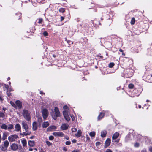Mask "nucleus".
I'll use <instances>...</instances> for the list:
<instances>
[{"label":"nucleus","instance_id":"55","mask_svg":"<svg viewBox=\"0 0 152 152\" xmlns=\"http://www.w3.org/2000/svg\"><path fill=\"white\" fill-rule=\"evenodd\" d=\"M119 51L121 52H123V50L121 49H120L119 50Z\"/></svg>","mask_w":152,"mask_h":152},{"label":"nucleus","instance_id":"7","mask_svg":"<svg viewBox=\"0 0 152 152\" xmlns=\"http://www.w3.org/2000/svg\"><path fill=\"white\" fill-rule=\"evenodd\" d=\"M10 148L12 150L16 151L18 148V144L14 143L10 145Z\"/></svg>","mask_w":152,"mask_h":152},{"label":"nucleus","instance_id":"23","mask_svg":"<svg viewBox=\"0 0 152 152\" xmlns=\"http://www.w3.org/2000/svg\"><path fill=\"white\" fill-rule=\"evenodd\" d=\"M1 128L2 129L6 130L7 129V126L6 124H4L1 126Z\"/></svg>","mask_w":152,"mask_h":152},{"label":"nucleus","instance_id":"5","mask_svg":"<svg viewBox=\"0 0 152 152\" xmlns=\"http://www.w3.org/2000/svg\"><path fill=\"white\" fill-rule=\"evenodd\" d=\"M41 112L44 120H45L49 115V112L47 109L43 108H42Z\"/></svg>","mask_w":152,"mask_h":152},{"label":"nucleus","instance_id":"63","mask_svg":"<svg viewBox=\"0 0 152 152\" xmlns=\"http://www.w3.org/2000/svg\"><path fill=\"white\" fill-rule=\"evenodd\" d=\"M106 55L107 56H108V53H106Z\"/></svg>","mask_w":152,"mask_h":152},{"label":"nucleus","instance_id":"64","mask_svg":"<svg viewBox=\"0 0 152 152\" xmlns=\"http://www.w3.org/2000/svg\"><path fill=\"white\" fill-rule=\"evenodd\" d=\"M149 101L148 100H146V102H148Z\"/></svg>","mask_w":152,"mask_h":152},{"label":"nucleus","instance_id":"50","mask_svg":"<svg viewBox=\"0 0 152 152\" xmlns=\"http://www.w3.org/2000/svg\"><path fill=\"white\" fill-rule=\"evenodd\" d=\"M7 95L8 96H11V94L10 93H7Z\"/></svg>","mask_w":152,"mask_h":152},{"label":"nucleus","instance_id":"57","mask_svg":"<svg viewBox=\"0 0 152 152\" xmlns=\"http://www.w3.org/2000/svg\"><path fill=\"white\" fill-rule=\"evenodd\" d=\"M138 107L140 109L141 108V106L140 105H138Z\"/></svg>","mask_w":152,"mask_h":152},{"label":"nucleus","instance_id":"34","mask_svg":"<svg viewBox=\"0 0 152 152\" xmlns=\"http://www.w3.org/2000/svg\"><path fill=\"white\" fill-rule=\"evenodd\" d=\"M59 11L63 13L65 11V10L63 8H61L59 9Z\"/></svg>","mask_w":152,"mask_h":152},{"label":"nucleus","instance_id":"29","mask_svg":"<svg viewBox=\"0 0 152 152\" xmlns=\"http://www.w3.org/2000/svg\"><path fill=\"white\" fill-rule=\"evenodd\" d=\"M7 137V135L6 133H3V136L2 137V139L3 140H5Z\"/></svg>","mask_w":152,"mask_h":152},{"label":"nucleus","instance_id":"51","mask_svg":"<svg viewBox=\"0 0 152 152\" xmlns=\"http://www.w3.org/2000/svg\"><path fill=\"white\" fill-rule=\"evenodd\" d=\"M86 138H87V139L88 140L90 138H89V137L88 136V135H86Z\"/></svg>","mask_w":152,"mask_h":152},{"label":"nucleus","instance_id":"54","mask_svg":"<svg viewBox=\"0 0 152 152\" xmlns=\"http://www.w3.org/2000/svg\"><path fill=\"white\" fill-rule=\"evenodd\" d=\"M3 109L4 111H5L6 110V108H5L3 107Z\"/></svg>","mask_w":152,"mask_h":152},{"label":"nucleus","instance_id":"3","mask_svg":"<svg viewBox=\"0 0 152 152\" xmlns=\"http://www.w3.org/2000/svg\"><path fill=\"white\" fill-rule=\"evenodd\" d=\"M54 112H51L50 113L51 115L54 120H56L58 117L60 116V113L59 109L57 107H55L54 109Z\"/></svg>","mask_w":152,"mask_h":152},{"label":"nucleus","instance_id":"18","mask_svg":"<svg viewBox=\"0 0 152 152\" xmlns=\"http://www.w3.org/2000/svg\"><path fill=\"white\" fill-rule=\"evenodd\" d=\"M21 143L23 147H25L27 145V141L25 139H23L21 141Z\"/></svg>","mask_w":152,"mask_h":152},{"label":"nucleus","instance_id":"41","mask_svg":"<svg viewBox=\"0 0 152 152\" xmlns=\"http://www.w3.org/2000/svg\"><path fill=\"white\" fill-rule=\"evenodd\" d=\"M105 152H112V151L109 149H107L106 150Z\"/></svg>","mask_w":152,"mask_h":152},{"label":"nucleus","instance_id":"43","mask_svg":"<svg viewBox=\"0 0 152 152\" xmlns=\"http://www.w3.org/2000/svg\"><path fill=\"white\" fill-rule=\"evenodd\" d=\"M141 152H147V151L145 149H143L141 151Z\"/></svg>","mask_w":152,"mask_h":152},{"label":"nucleus","instance_id":"38","mask_svg":"<svg viewBox=\"0 0 152 152\" xmlns=\"http://www.w3.org/2000/svg\"><path fill=\"white\" fill-rule=\"evenodd\" d=\"M38 20H39V21L38 22V23L39 24L41 23L42 22V20H43L42 19H38Z\"/></svg>","mask_w":152,"mask_h":152},{"label":"nucleus","instance_id":"62","mask_svg":"<svg viewBox=\"0 0 152 152\" xmlns=\"http://www.w3.org/2000/svg\"><path fill=\"white\" fill-rule=\"evenodd\" d=\"M10 77H9L8 79H7V80H10Z\"/></svg>","mask_w":152,"mask_h":152},{"label":"nucleus","instance_id":"47","mask_svg":"<svg viewBox=\"0 0 152 152\" xmlns=\"http://www.w3.org/2000/svg\"><path fill=\"white\" fill-rule=\"evenodd\" d=\"M71 117L72 121H73L75 119V117H74V116L72 115V116H71Z\"/></svg>","mask_w":152,"mask_h":152},{"label":"nucleus","instance_id":"2","mask_svg":"<svg viewBox=\"0 0 152 152\" xmlns=\"http://www.w3.org/2000/svg\"><path fill=\"white\" fill-rule=\"evenodd\" d=\"M64 111L63 112V115L65 119L67 121H69L70 119V118L69 116V110L68 107L66 105L64 106L63 107Z\"/></svg>","mask_w":152,"mask_h":152},{"label":"nucleus","instance_id":"42","mask_svg":"<svg viewBox=\"0 0 152 152\" xmlns=\"http://www.w3.org/2000/svg\"><path fill=\"white\" fill-rule=\"evenodd\" d=\"M50 128L52 129H56V127L55 126H53L51 127H50Z\"/></svg>","mask_w":152,"mask_h":152},{"label":"nucleus","instance_id":"1","mask_svg":"<svg viewBox=\"0 0 152 152\" xmlns=\"http://www.w3.org/2000/svg\"><path fill=\"white\" fill-rule=\"evenodd\" d=\"M21 125L22 127L24 129V131L20 133V135L22 136L29 135L31 133V131L30 130L27 122L25 121H22Z\"/></svg>","mask_w":152,"mask_h":152},{"label":"nucleus","instance_id":"48","mask_svg":"<svg viewBox=\"0 0 152 152\" xmlns=\"http://www.w3.org/2000/svg\"><path fill=\"white\" fill-rule=\"evenodd\" d=\"M100 142H96V145H99Z\"/></svg>","mask_w":152,"mask_h":152},{"label":"nucleus","instance_id":"39","mask_svg":"<svg viewBox=\"0 0 152 152\" xmlns=\"http://www.w3.org/2000/svg\"><path fill=\"white\" fill-rule=\"evenodd\" d=\"M71 144V142L70 141H67L66 142V145H69Z\"/></svg>","mask_w":152,"mask_h":152},{"label":"nucleus","instance_id":"8","mask_svg":"<svg viewBox=\"0 0 152 152\" xmlns=\"http://www.w3.org/2000/svg\"><path fill=\"white\" fill-rule=\"evenodd\" d=\"M53 134L55 136L63 137L64 136V133L62 132H55L53 133Z\"/></svg>","mask_w":152,"mask_h":152},{"label":"nucleus","instance_id":"46","mask_svg":"<svg viewBox=\"0 0 152 152\" xmlns=\"http://www.w3.org/2000/svg\"><path fill=\"white\" fill-rule=\"evenodd\" d=\"M61 21H62L64 19V17H63V16H61Z\"/></svg>","mask_w":152,"mask_h":152},{"label":"nucleus","instance_id":"4","mask_svg":"<svg viewBox=\"0 0 152 152\" xmlns=\"http://www.w3.org/2000/svg\"><path fill=\"white\" fill-rule=\"evenodd\" d=\"M22 114L24 118L27 121H29L31 119L30 112L26 109H24Z\"/></svg>","mask_w":152,"mask_h":152},{"label":"nucleus","instance_id":"14","mask_svg":"<svg viewBox=\"0 0 152 152\" xmlns=\"http://www.w3.org/2000/svg\"><path fill=\"white\" fill-rule=\"evenodd\" d=\"M15 130L17 131H19L21 130V126L20 125L18 124H16L15 126Z\"/></svg>","mask_w":152,"mask_h":152},{"label":"nucleus","instance_id":"30","mask_svg":"<svg viewBox=\"0 0 152 152\" xmlns=\"http://www.w3.org/2000/svg\"><path fill=\"white\" fill-rule=\"evenodd\" d=\"M5 116V114L4 113L0 112V118H3Z\"/></svg>","mask_w":152,"mask_h":152},{"label":"nucleus","instance_id":"21","mask_svg":"<svg viewBox=\"0 0 152 152\" xmlns=\"http://www.w3.org/2000/svg\"><path fill=\"white\" fill-rule=\"evenodd\" d=\"M9 145V142L7 140H6L4 141L3 146L7 148V147H8Z\"/></svg>","mask_w":152,"mask_h":152},{"label":"nucleus","instance_id":"49","mask_svg":"<svg viewBox=\"0 0 152 152\" xmlns=\"http://www.w3.org/2000/svg\"><path fill=\"white\" fill-rule=\"evenodd\" d=\"M4 86H5V88H6L7 89H8V87H8V86L7 85H6V84H5V85H4Z\"/></svg>","mask_w":152,"mask_h":152},{"label":"nucleus","instance_id":"24","mask_svg":"<svg viewBox=\"0 0 152 152\" xmlns=\"http://www.w3.org/2000/svg\"><path fill=\"white\" fill-rule=\"evenodd\" d=\"M89 135L91 137H94L95 135V132L94 131L91 132L90 133Z\"/></svg>","mask_w":152,"mask_h":152},{"label":"nucleus","instance_id":"40","mask_svg":"<svg viewBox=\"0 0 152 152\" xmlns=\"http://www.w3.org/2000/svg\"><path fill=\"white\" fill-rule=\"evenodd\" d=\"M72 152H80V151L78 149H76L73 151Z\"/></svg>","mask_w":152,"mask_h":152},{"label":"nucleus","instance_id":"11","mask_svg":"<svg viewBox=\"0 0 152 152\" xmlns=\"http://www.w3.org/2000/svg\"><path fill=\"white\" fill-rule=\"evenodd\" d=\"M15 103L19 109H21L22 107V104L21 102L19 100H17Z\"/></svg>","mask_w":152,"mask_h":152},{"label":"nucleus","instance_id":"19","mask_svg":"<svg viewBox=\"0 0 152 152\" xmlns=\"http://www.w3.org/2000/svg\"><path fill=\"white\" fill-rule=\"evenodd\" d=\"M104 115V114L102 113H101L99 115L98 117V120H100L102 118H103Z\"/></svg>","mask_w":152,"mask_h":152},{"label":"nucleus","instance_id":"31","mask_svg":"<svg viewBox=\"0 0 152 152\" xmlns=\"http://www.w3.org/2000/svg\"><path fill=\"white\" fill-rule=\"evenodd\" d=\"M134 85L132 84H130L129 85L128 87L130 89H132L133 88Z\"/></svg>","mask_w":152,"mask_h":152},{"label":"nucleus","instance_id":"17","mask_svg":"<svg viewBox=\"0 0 152 152\" xmlns=\"http://www.w3.org/2000/svg\"><path fill=\"white\" fill-rule=\"evenodd\" d=\"M28 144L30 147H34L35 145V142L34 141L29 140L28 142Z\"/></svg>","mask_w":152,"mask_h":152},{"label":"nucleus","instance_id":"56","mask_svg":"<svg viewBox=\"0 0 152 152\" xmlns=\"http://www.w3.org/2000/svg\"><path fill=\"white\" fill-rule=\"evenodd\" d=\"M34 137L33 136H31L30 137V138L31 139H32Z\"/></svg>","mask_w":152,"mask_h":152},{"label":"nucleus","instance_id":"9","mask_svg":"<svg viewBox=\"0 0 152 152\" xmlns=\"http://www.w3.org/2000/svg\"><path fill=\"white\" fill-rule=\"evenodd\" d=\"M69 126V125L67 124L63 123L62 124L61 127V129L63 130H66L68 129Z\"/></svg>","mask_w":152,"mask_h":152},{"label":"nucleus","instance_id":"61","mask_svg":"<svg viewBox=\"0 0 152 152\" xmlns=\"http://www.w3.org/2000/svg\"><path fill=\"white\" fill-rule=\"evenodd\" d=\"M122 55L123 56H125V54L124 53H122Z\"/></svg>","mask_w":152,"mask_h":152},{"label":"nucleus","instance_id":"13","mask_svg":"<svg viewBox=\"0 0 152 152\" xmlns=\"http://www.w3.org/2000/svg\"><path fill=\"white\" fill-rule=\"evenodd\" d=\"M119 135V134L118 132H116L113 135L112 137V139L113 140H115L118 137Z\"/></svg>","mask_w":152,"mask_h":152},{"label":"nucleus","instance_id":"22","mask_svg":"<svg viewBox=\"0 0 152 152\" xmlns=\"http://www.w3.org/2000/svg\"><path fill=\"white\" fill-rule=\"evenodd\" d=\"M7 129L8 130L12 129H13L14 126L11 124H9L7 126Z\"/></svg>","mask_w":152,"mask_h":152},{"label":"nucleus","instance_id":"60","mask_svg":"<svg viewBox=\"0 0 152 152\" xmlns=\"http://www.w3.org/2000/svg\"><path fill=\"white\" fill-rule=\"evenodd\" d=\"M99 57L101 58H103V56H100Z\"/></svg>","mask_w":152,"mask_h":152},{"label":"nucleus","instance_id":"26","mask_svg":"<svg viewBox=\"0 0 152 152\" xmlns=\"http://www.w3.org/2000/svg\"><path fill=\"white\" fill-rule=\"evenodd\" d=\"M38 121L39 123H41L42 122V117H39L38 118Z\"/></svg>","mask_w":152,"mask_h":152},{"label":"nucleus","instance_id":"27","mask_svg":"<svg viewBox=\"0 0 152 152\" xmlns=\"http://www.w3.org/2000/svg\"><path fill=\"white\" fill-rule=\"evenodd\" d=\"M114 65V64L113 63H110L109 64V67L110 68H112Z\"/></svg>","mask_w":152,"mask_h":152},{"label":"nucleus","instance_id":"12","mask_svg":"<svg viewBox=\"0 0 152 152\" xmlns=\"http://www.w3.org/2000/svg\"><path fill=\"white\" fill-rule=\"evenodd\" d=\"M37 129V124L36 122H34L32 123V129L35 131Z\"/></svg>","mask_w":152,"mask_h":152},{"label":"nucleus","instance_id":"20","mask_svg":"<svg viewBox=\"0 0 152 152\" xmlns=\"http://www.w3.org/2000/svg\"><path fill=\"white\" fill-rule=\"evenodd\" d=\"M82 132L80 130H78L75 135L77 137H80L81 136Z\"/></svg>","mask_w":152,"mask_h":152},{"label":"nucleus","instance_id":"33","mask_svg":"<svg viewBox=\"0 0 152 152\" xmlns=\"http://www.w3.org/2000/svg\"><path fill=\"white\" fill-rule=\"evenodd\" d=\"M7 148L4 146L3 145H2V147L1 148V150L3 151H5L7 150Z\"/></svg>","mask_w":152,"mask_h":152},{"label":"nucleus","instance_id":"44","mask_svg":"<svg viewBox=\"0 0 152 152\" xmlns=\"http://www.w3.org/2000/svg\"><path fill=\"white\" fill-rule=\"evenodd\" d=\"M149 150L150 151L152 152V146L150 147Z\"/></svg>","mask_w":152,"mask_h":152},{"label":"nucleus","instance_id":"58","mask_svg":"<svg viewBox=\"0 0 152 152\" xmlns=\"http://www.w3.org/2000/svg\"><path fill=\"white\" fill-rule=\"evenodd\" d=\"M119 139H118L115 141L117 142H119Z\"/></svg>","mask_w":152,"mask_h":152},{"label":"nucleus","instance_id":"16","mask_svg":"<svg viewBox=\"0 0 152 152\" xmlns=\"http://www.w3.org/2000/svg\"><path fill=\"white\" fill-rule=\"evenodd\" d=\"M107 134V132L105 130H104L101 131V136L102 137H105Z\"/></svg>","mask_w":152,"mask_h":152},{"label":"nucleus","instance_id":"32","mask_svg":"<svg viewBox=\"0 0 152 152\" xmlns=\"http://www.w3.org/2000/svg\"><path fill=\"white\" fill-rule=\"evenodd\" d=\"M46 142L48 146H50L52 145V143L49 142V141H46Z\"/></svg>","mask_w":152,"mask_h":152},{"label":"nucleus","instance_id":"53","mask_svg":"<svg viewBox=\"0 0 152 152\" xmlns=\"http://www.w3.org/2000/svg\"><path fill=\"white\" fill-rule=\"evenodd\" d=\"M33 150V149L32 148H30L29 149V150L30 151H32Z\"/></svg>","mask_w":152,"mask_h":152},{"label":"nucleus","instance_id":"28","mask_svg":"<svg viewBox=\"0 0 152 152\" xmlns=\"http://www.w3.org/2000/svg\"><path fill=\"white\" fill-rule=\"evenodd\" d=\"M10 104L11 105L14 107L16 108V106L15 104V103L12 101H10Z\"/></svg>","mask_w":152,"mask_h":152},{"label":"nucleus","instance_id":"6","mask_svg":"<svg viewBox=\"0 0 152 152\" xmlns=\"http://www.w3.org/2000/svg\"><path fill=\"white\" fill-rule=\"evenodd\" d=\"M18 138V136L15 134L9 136L8 137V140L10 142L15 141V140Z\"/></svg>","mask_w":152,"mask_h":152},{"label":"nucleus","instance_id":"10","mask_svg":"<svg viewBox=\"0 0 152 152\" xmlns=\"http://www.w3.org/2000/svg\"><path fill=\"white\" fill-rule=\"evenodd\" d=\"M111 140L110 139L107 138L105 142V145H104V148H106L108 147L110 144Z\"/></svg>","mask_w":152,"mask_h":152},{"label":"nucleus","instance_id":"15","mask_svg":"<svg viewBox=\"0 0 152 152\" xmlns=\"http://www.w3.org/2000/svg\"><path fill=\"white\" fill-rule=\"evenodd\" d=\"M49 123L48 121L44 122L42 124V127L44 128H46L49 126Z\"/></svg>","mask_w":152,"mask_h":152},{"label":"nucleus","instance_id":"35","mask_svg":"<svg viewBox=\"0 0 152 152\" xmlns=\"http://www.w3.org/2000/svg\"><path fill=\"white\" fill-rule=\"evenodd\" d=\"M43 35L45 36H46L48 35V33L47 31H45L43 33Z\"/></svg>","mask_w":152,"mask_h":152},{"label":"nucleus","instance_id":"59","mask_svg":"<svg viewBox=\"0 0 152 152\" xmlns=\"http://www.w3.org/2000/svg\"><path fill=\"white\" fill-rule=\"evenodd\" d=\"M53 57L55 58V57L56 56L55 55H53Z\"/></svg>","mask_w":152,"mask_h":152},{"label":"nucleus","instance_id":"25","mask_svg":"<svg viewBox=\"0 0 152 152\" xmlns=\"http://www.w3.org/2000/svg\"><path fill=\"white\" fill-rule=\"evenodd\" d=\"M135 22V18H132L131 22V23L132 25L134 24Z\"/></svg>","mask_w":152,"mask_h":152},{"label":"nucleus","instance_id":"37","mask_svg":"<svg viewBox=\"0 0 152 152\" xmlns=\"http://www.w3.org/2000/svg\"><path fill=\"white\" fill-rule=\"evenodd\" d=\"M54 139V137L52 136H50L49 137V139L50 140H52Z\"/></svg>","mask_w":152,"mask_h":152},{"label":"nucleus","instance_id":"36","mask_svg":"<svg viewBox=\"0 0 152 152\" xmlns=\"http://www.w3.org/2000/svg\"><path fill=\"white\" fill-rule=\"evenodd\" d=\"M134 147H138L139 146V143H137V142H136L134 145Z\"/></svg>","mask_w":152,"mask_h":152},{"label":"nucleus","instance_id":"52","mask_svg":"<svg viewBox=\"0 0 152 152\" xmlns=\"http://www.w3.org/2000/svg\"><path fill=\"white\" fill-rule=\"evenodd\" d=\"M65 138L67 140H68L69 139V137L67 136H66L65 137Z\"/></svg>","mask_w":152,"mask_h":152},{"label":"nucleus","instance_id":"45","mask_svg":"<svg viewBox=\"0 0 152 152\" xmlns=\"http://www.w3.org/2000/svg\"><path fill=\"white\" fill-rule=\"evenodd\" d=\"M72 142L73 143H75L76 142V140L74 139L72 140Z\"/></svg>","mask_w":152,"mask_h":152}]
</instances>
